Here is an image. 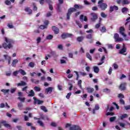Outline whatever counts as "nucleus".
Segmentation results:
<instances>
[{
  "instance_id": "nucleus-1",
  "label": "nucleus",
  "mask_w": 130,
  "mask_h": 130,
  "mask_svg": "<svg viewBox=\"0 0 130 130\" xmlns=\"http://www.w3.org/2000/svg\"><path fill=\"white\" fill-rule=\"evenodd\" d=\"M84 7L82 5H78L77 4L74 5V8L71 7L68 9V13L67 14V20H70L71 15L75 12H77V10H82L83 9Z\"/></svg>"
},
{
  "instance_id": "nucleus-2",
  "label": "nucleus",
  "mask_w": 130,
  "mask_h": 130,
  "mask_svg": "<svg viewBox=\"0 0 130 130\" xmlns=\"http://www.w3.org/2000/svg\"><path fill=\"white\" fill-rule=\"evenodd\" d=\"M5 40L6 43L4 42L2 45V46L4 47V49H7V48L11 49V48H13V44L14 43V41L7 37L5 38Z\"/></svg>"
},
{
  "instance_id": "nucleus-3",
  "label": "nucleus",
  "mask_w": 130,
  "mask_h": 130,
  "mask_svg": "<svg viewBox=\"0 0 130 130\" xmlns=\"http://www.w3.org/2000/svg\"><path fill=\"white\" fill-rule=\"evenodd\" d=\"M99 5V8H100V9H101V10H102V11H105V10H106V9H107V4L106 3H101Z\"/></svg>"
},
{
  "instance_id": "nucleus-4",
  "label": "nucleus",
  "mask_w": 130,
  "mask_h": 130,
  "mask_svg": "<svg viewBox=\"0 0 130 130\" xmlns=\"http://www.w3.org/2000/svg\"><path fill=\"white\" fill-rule=\"evenodd\" d=\"M33 99L34 100V105H36V104H38V105H40V104H42V103H44V102L43 101H41L40 100L37 99L36 97H34Z\"/></svg>"
},
{
  "instance_id": "nucleus-5",
  "label": "nucleus",
  "mask_w": 130,
  "mask_h": 130,
  "mask_svg": "<svg viewBox=\"0 0 130 130\" xmlns=\"http://www.w3.org/2000/svg\"><path fill=\"white\" fill-rule=\"evenodd\" d=\"M73 36L72 34H68V33H62L61 35V37L62 39H66V38H69L70 37H72Z\"/></svg>"
},
{
  "instance_id": "nucleus-6",
  "label": "nucleus",
  "mask_w": 130,
  "mask_h": 130,
  "mask_svg": "<svg viewBox=\"0 0 130 130\" xmlns=\"http://www.w3.org/2000/svg\"><path fill=\"white\" fill-rule=\"evenodd\" d=\"M0 123H2L5 127L8 128V129H12V126L9 124L7 123V121H1Z\"/></svg>"
},
{
  "instance_id": "nucleus-7",
  "label": "nucleus",
  "mask_w": 130,
  "mask_h": 130,
  "mask_svg": "<svg viewBox=\"0 0 130 130\" xmlns=\"http://www.w3.org/2000/svg\"><path fill=\"white\" fill-rule=\"evenodd\" d=\"M125 31V29L124 27L121 26L119 28V33L122 35V36H123V37H126V35L124 34V31Z\"/></svg>"
},
{
  "instance_id": "nucleus-8",
  "label": "nucleus",
  "mask_w": 130,
  "mask_h": 130,
  "mask_svg": "<svg viewBox=\"0 0 130 130\" xmlns=\"http://www.w3.org/2000/svg\"><path fill=\"white\" fill-rule=\"evenodd\" d=\"M119 89L121 91H124L126 89V83H121L119 86Z\"/></svg>"
},
{
  "instance_id": "nucleus-9",
  "label": "nucleus",
  "mask_w": 130,
  "mask_h": 130,
  "mask_svg": "<svg viewBox=\"0 0 130 130\" xmlns=\"http://www.w3.org/2000/svg\"><path fill=\"white\" fill-rule=\"evenodd\" d=\"M126 52V47L125 46L123 45L122 48L119 51V54H123V55H126V54H124Z\"/></svg>"
},
{
  "instance_id": "nucleus-10",
  "label": "nucleus",
  "mask_w": 130,
  "mask_h": 130,
  "mask_svg": "<svg viewBox=\"0 0 130 130\" xmlns=\"http://www.w3.org/2000/svg\"><path fill=\"white\" fill-rule=\"evenodd\" d=\"M4 57L6 60H8V64H11V60H12V57L9 56L8 54L4 55Z\"/></svg>"
},
{
  "instance_id": "nucleus-11",
  "label": "nucleus",
  "mask_w": 130,
  "mask_h": 130,
  "mask_svg": "<svg viewBox=\"0 0 130 130\" xmlns=\"http://www.w3.org/2000/svg\"><path fill=\"white\" fill-rule=\"evenodd\" d=\"M86 38L87 39H90L89 41V43L92 44L93 43V41H94V39H93V35L92 34H88L86 36Z\"/></svg>"
},
{
  "instance_id": "nucleus-12",
  "label": "nucleus",
  "mask_w": 130,
  "mask_h": 130,
  "mask_svg": "<svg viewBox=\"0 0 130 130\" xmlns=\"http://www.w3.org/2000/svg\"><path fill=\"white\" fill-rule=\"evenodd\" d=\"M90 15L91 16V17H92L91 18V20L92 22H95V21H96V20L98 19V16H97V14L96 13H91Z\"/></svg>"
},
{
  "instance_id": "nucleus-13",
  "label": "nucleus",
  "mask_w": 130,
  "mask_h": 130,
  "mask_svg": "<svg viewBox=\"0 0 130 130\" xmlns=\"http://www.w3.org/2000/svg\"><path fill=\"white\" fill-rule=\"evenodd\" d=\"M70 130H82V128L78 125H73L70 127Z\"/></svg>"
},
{
  "instance_id": "nucleus-14",
  "label": "nucleus",
  "mask_w": 130,
  "mask_h": 130,
  "mask_svg": "<svg viewBox=\"0 0 130 130\" xmlns=\"http://www.w3.org/2000/svg\"><path fill=\"white\" fill-rule=\"evenodd\" d=\"M52 30L53 31L54 34L57 35L59 33V29L55 26H52Z\"/></svg>"
},
{
  "instance_id": "nucleus-15",
  "label": "nucleus",
  "mask_w": 130,
  "mask_h": 130,
  "mask_svg": "<svg viewBox=\"0 0 130 130\" xmlns=\"http://www.w3.org/2000/svg\"><path fill=\"white\" fill-rule=\"evenodd\" d=\"M53 89V87H48V88H46L45 92L47 94H48V93H49L50 94L52 92Z\"/></svg>"
},
{
  "instance_id": "nucleus-16",
  "label": "nucleus",
  "mask_w": 130,
  "mask_h": 130,
  "mask_svg": "<svg viewBox=\"0 0 130 130\" xmlns=\"http://www.w3.org/2000/svg\"><path fill=\"white\" fill-rule=\"evenodd\" d=\"M24 11L28 13V15H31L32 13H33V10L30 9L29 7H26L24 9Z\"/></svg>"
},
{
  "instance_id": "nucleus-17",
  "label": "nucleus",
  "mask_w": 130,
  "mask_h": 130,
  "mask_svg": "<svg viewBox=\"0 0 130 130\" xmlns=\"http://www.w3.org/2000/svg\"><path fill=\"white\" fill-rule=\"evenodd\" d=\"M18 62H19V60H18V59H15L13 60L12 63H11L12 67H13V68H16V66L17 63H18Z\"/></svg>"
},
{
  "instance_id": "nucleus-18",
  "label": "nucleus",
  "mask_w": 130,
  "mask_h": 130,
  "mask_svg": "<svg viewBox=\"0 0 130 130\" xmlns=\"http://www.w3.org/2000/svg\"><path fill=\"white\" fill-rule=\"evenodd\" d=\"M50 53L52 56H53L54 58H57L58 55L56 54V52L55 51H51Z\"/></svg>"
},
{
  "instance_id": "nucleus-19",
  "label": "nucleus",
  "mask_w": 130,
  "mask_h": 130,
  "mask_svg": "<svg viewBox=\"0 0 130 130\" xmlns=\"http://www.w3.org/2000/svg\"><path fill=\"white\" fill-rule=\"evenodd\" d=\"M26 85H27V83H26L23 81H21L20 82V83H18L17 84V87H21V86H26Z\"/></svg>"
},
{
  "instance_id": "nucleus-20",
  "label": "nucleus",
  "mask_w": 130,
  "mask_h": 130,
  "mask_svg": "<svg viewBox=\"0 0 130 130\" xmlns=\"http://www.w3.org/2000/svg\"><path fill=\"white\" fill-rule=\"evenodd\" d=\"M27 96L28 97H34V96H35V93L33 90L29 91V93L27 95Z\"/></svg>"
},
{
  "instance_id": "nucleus-21",
  "label": "nucleus",
  "mask_w": 130,
  "mask_h": 130,
  "mask_svg": "<svg viewBox=\"0 0 130 130\" xmlns=\"http://www.w3.org/2000/svg\"><path fill=\"white\" fill-rule=\"evenodd\" d=\"M86 90L87 91L88 93H92L94 91V89L93 87H88L86 88Z\"/></svg>"
},
{
  "instance_id": "nucleus-22",
  "label": "nucleus",
  "mask_w": 130,
  "mask_h": 130,
  "mask_svg": "<svg viewBox=\"0 0 130 130\" xmlns=\"http://www.w3.org/2000/svg\"><path fill=\"white\" fill-rule=\"evenodd\" d=\"M40 109H41V110H43V111H44V112H48L46 106H41Z\"/></svg>"
},
{
  "instance_id": "nucleus-23",
  "label": "nucleus",
  "mask_w": 130,
  "mask_h": 130,
  "mask_svg": "<svg viewBox=\"0 0 130 130\" xmlns=\"http://www.w3.org/2000/svg\"><path fill=\"white\" fill-rule=\"evenodd\" d=\"M19 72L20 74H21L22 76H25V75H27V73L25 71H24L23 69H19Z\"/></svg>"
},
{
  "instance_id": "nucleus-24",
  "label": "nucleus",
  "mask_w": 130,
  "mask_h": 130,
  "mask_svg": "<svg viewBox=\"0 0 130 130\" xmlns=\"http://www.w3.org/2000/svg\"><path fill=\"white\" fill-rule=\"evenodd\" d=\"M93 72H94L95 74H98L99 73V68L96 66L93 67Z\"/></svg>"
},
{
  "instance_id": "nucleus-25",
  "label": "nucleus",
  "mask_w": 130,
  "mask_h": 130,
  "mask_svg": "<svg viewBox=\"0 0 130 130\" xmlns=\"http://www.w3.org/2000/svg\"><path fill=\"white\" fill-rule=\"evenodd\" d=\"M121 12L123 13V14H124V13H126V12H128V9L126 7H123L121 9Z\"/></svg>"
},
{
  "instance_id": "nucleus-26",
  "label": "nucleus",
  "mask_w": 130,
  "mask_h": 130,
  "mask_svg": "<svg viewBox=\"0 0 130 130\" xmlns=\"http://www.w3.org/2000/svg\"><path fill=\"white\" fill-rule=\"evenodd\" d=\"M122 4L123 6H124V5H129V1H128V0H122Z\"/></svg>"
},
{
  "instance_id": "nucleus-27",
  "label": "nucleus",
  "mask_w": 130,
  "mask_h": 130,
  "mask_svg": "<svg viewBox=\"0 0 130 130\" xmlns=\"http://www.w3.org/2000/svg\"><path fill=\"white\" fill-rule=\"evenodd\" d=\"M34 90L36 92H40L41 91V88L39 86H35Z\"/></svg>"
},
{
  "instance_id": "nucleus-28",
  "label": "nucleus",
  "mask_w": 130,
  "mask_h": 130,
  "mask_svg": "<svg viewBox=\"0 0 130 130\" xmlns=\"http://www.w3.org/2000/svg\"><path fill=\"white\" fill-rule=\"evenodd\" d=\"M77 41H78V42H82V41L84 40V37H83V36L78 37L77 38Z\"/></svg>"
},
{
  "instance_id": "nucleus-29",
  "label": "nucleus",
  "mask_w": 130,
  "mask_h": 130,
  "mask_svg": "<svg viewBox=\"0 0 130 130\" xmlns=\"http://www.w3.org/2000/svg\"><path fill=\"white\" fill-rule=\"evenodd\" d=\"M103 92L104 93H110V92H111V90L108 88H105L103 90Z\"/></svg>"
},
{
  "instance_id": "nucleus-30",
  "label": "nucleus",
  "mask_w": 130,
  "mask_h": 130,
  "mask_svg": "<svg viewBox=\"0 0 130 130\" xmlns=\"http://www.w3.org/2000/svg\"><path fill=\"white\" fill-rule=\"evenodd\" d=\"M86 56L87 58H88V59L90 60L91 61L92 60V56H91V55H90V53H89L88 52L86 53Z\"/></svg>"
},
{
  "instance_id": "nucleus-31",
  "label": "nucleus",
  "mask_w": 130,
  "mask_h": 130,
  "mask_svg": "<svg viewBox=\"0 0 130 130\" xmlns=\"http://www.w3.org/2000/svg\"><path fill=\"white\" fill-rule=\"evenodd\" d=\"M126 117H127V114H124L120 117V118L121 120H122L123 119H124V118H126Z\"/></svg>"
},
{
  "instance_id": "nucleus-32",
  "label": "nucleus",
  "mask_w": 130,
  "mask_h": 130,
  "mask_svg": "<svg viewBox=\"0 0 130 130\" xmlns=\"http://www.w3.org/2000/svg\"><path fill=\"white\" fill-rule=\"evenodd\" d=\"M17 99L18 100H20V101H21V102H22L23 103H24V102H25V101L26 100V98H21V97H18L17 98Z\"/></svg>"
},
{
  "instance_id": "nucleus-33",
  "label": "nucleus",
  "mask_w": 130,
  "mask_h": 130,
  "mask_svg": "<svg viewBox=\"0 0 130 130\" xmlns=\"http://www.w3.org/2000/svg\"><path fill=\"white\" fill-rule=\"evenodd\" d=\"M100 31L102 33H105V32H106V27L105 26H102V28L100 29Z\"/></svg>"
},
{
  "instance_id": "nucleus-34",
  "label": "nucleus",
  "mask_w": 130,
  "mask_h": 130,
  "mask_svg": "<svg viewBox=\"0 0 130 130\" xmlns=\"http://www.w3.org/2000/svg\"><path fill=\"white\" fill-rule=\"evenodd\" d=\"M38 123L40 125V126H42V127H44V123L42 122L41 120H38Z\"/></svg>"
},
{
  "instance_id": "nucleus-35",
  "label": "nucleus",
  "mask_w": 130,
  "mask_h": 130,
  "mask_svg": "<svg viewBox=\"0 0 130 130\" xmlns=\"http://www.w3.org/2000/svg\"><path fill=\"white\" fill-rule=\"evenodd\" d=\"M53 38V36L52 35H49L47 36L46 39L48 40H51Z\"/></svg>"
},
{
  "instance_id": "nucleus-36",
  "label": "nucleus",
  "mask_w": 130,
  "mask_h": 130,
  "mask_svg": "<svg viewBox=\"0 0 130 130\" xmlns=\"http://www.w3.org/2000/svg\"><path fill=\"white\" fill-rule=\"evenodd\" d=\"M118 98H119V99H123L124 98V95H123L122 93H119L118 95Z\"/></svg>"
},
{
  "instance_id": "nucleus-37",
  "label": "nucleus",
  "mask_w": 130,
  "mask_h": 130,
  "mask_svg": "<svg viewBox=\"0 0 130 130\" xmlns=\"http://www.w3.org/2000/svg\"><path fill=\"white\" fill-rule=\"evenodd\" d=\"M123 41V39L121 38H118L117 39H116L115 42H122V41Z\"/></svg>"
},
{
  "instance_id": "nucleus-38",
  "label": "nucleus",
  "mask_w": 130,
  "mask_h": 130,
  "mask_svg": "<svg viewBox=\"0 0 130 130\" xmlns=\"http://www.w3.org/2000/svg\"><path fill=\"white\" fill-rule=\"evenodd\" d=\"M32 5L34 6L33 11L34 12L37 11V10H38V8L37 7L36 5L35 4V3H32Z\"/></svg>"
},
{
  "instance_id": "nucleus-39",
  "label": "nucleus",
  "mask_w": 130,
  "mask_h": 130,
  "mask_svg": "<svg viewBox=\"0 0 130 130\" xmlns=\"http://www.w3.org/2000/svg\"><path fill=\"white\" fill-rule=\"evenodd\" d=\"M78 85L79 86V88H80V89H82V80H79L78 81Z\"/></svg>"
},
{
  "instance_id": "nucleus-40",
  "label": "nucleus",
  "mask_w": 130,
  "mask_h": 130,
  "mask_svg": "<svg viewBox=\"0 0 130 130\" xmlns=\"http://www.w3.org/2000/svg\"><path fill=\"white\" fill-rule=\"evenodd\" d=\"M1 91L4 93V94H7V93H9L10 92V89H2Z\"/></svg>"
},
{
  "instance_id": "nucleus-41",
  "label": "nucleus",
  "mask_w": 130,
  "mask_h": 130,
  "mask_svg": "<svg viewBox=\"0 0 130 130\" xmlns=\"http://www.w3.org/2000/svg\"><path fill=\"white\" fill-rule=\"evenodd\" d=\"M28 66L30 68H34V67H35V63L33 62H30L29 63Z\"/></svg>"
},
{
  "instance_id": "nucleus-42",
  "label": "nucleus",
  "mask_w": 130,
  "mask_h": 130,
  "mask_svg": "<svg viewBox=\"0 0 130 130\" xmlns=\"http://www.w3.org/2000/svg\"><path fill=\"white\" fill-rule=\"evenodd\" d=\"M16 90L17 88H11L10 90L11 94H14V93L16 92Z\"/></svg>"
},
{
  "instance_id": "nucleus-43",
  "label": "nucleus",
  "mask_w": 130,
  "mask_h": 130,
  "mask_svg": "<svg viewBox=\"0 0 130 130\" xmlns=\"http://www.w3.org/2000/svg\"><path fill=\"white\" fill-rule=\"evenodd\" d=\"M40 28L42 30H44V29H47V27L46 26H45L44 25H41L40 26Z\"/></svg>"
},
{
  "instance_id": "nucleus-44",
  "label": "nucleus",
  "mask_w": 130,
  "mask_h": 130,
  "mask_svg": "<svg viewBox=\"0 0 130 130\" xmlns=\"http://www.w3.org/2000/svg\"><path fill=\"white\" fill-rule=\"evenodd\" d=\"M115 119H116V117H112L110 118V121L111 122H113V121H114V120H115Z\"/></svg>"
},
{
  "instance_id": "nucleus-45",
  "label": "nucleus",
  "mask_w": 130,
  "mask_h": 130,
  "mask_svg": "<svg viewBox=\"0 0 130 130\" xmlns=\"http://www.w3.org/2000/svg\"><path fill=\"white\" fill-rule=\"evenodd\" d=\"M44 24L45 25V26L47 27L48 26V24H49V21L48 20H45L44 22Z\"/></svg>"
},
{
  "instance_id": "nucleus-46",
  "label": "nucleus",
  "mask_w": 130,
  "mask_h": 130,
  "mask_svg": "<svg viewBox=\"0 0 130 130\" xmlns=\"http://www.w3.org/2000/svg\"><path fill=\"white\" fill-rule=\"evenodd\" d=\"M7 26L8 27L10 28V29H13V28H14V25H13V23H8Z\"/></svg>"
},
{
  "instance_id": "nucleus-47",
  "label": "nucleus",
  "mask_w": 130,
  "mask_h": 130,
  "mask_svg": "<svg viewBox=\"0 0 130 130\" xmlns=\"http://www.w3.org/2000/svg\"><path fill=\"white\" fill-rule=\"evenodd\" d=\"M57 11L58 13H60L61 12V9H60V5H57Z\"/></svg>"
},
{
  "instance_id": "nucleus-48",
  "label": "nucleus",
  "mask_w": 130,
  "mask_h": 130,
  "mask_svg": "<svg viewBox=\"0 0 130 130\" xmlns=\"http://www.w3.org/2000/svg\"><path fill=\"white\" fill-rule=\"evenodd\" d=\"M106 115H107V116H108L109 115H111V116H113V115H114V113H112V112H107Z\"/></svg>"
},
{
  "instance_id": "nucleus-49",
  "label": "nucleus",
  "mask_w": 130,
  "mask_h": 130,
  "mask_svg": "<svg viewBox=\"0 0 130 130\" xmlns=\"http://www.w3.org/2000/svg\"><path fill=\"white\" fill-rule=\"evenodd\" d=\"M119 103L122 104V105H124L125 104V102H124V100H123L122 99H120Z\"/></svg>"
},
{
  "instance_id": "nucleus-50",
  "label": "nucleus",
  "mask_w": 130,
  "mask_h": 130,
  "mask_svg": "<svg viewBox=\"0 0 130 130\" xmlns=\"http://www.w3.org/2000/svg\"><path fill=\"white\" fill-rule=\"evenodd\" d=\"M57 48L60 49V50H62L63 49V47L62 46V45L59 44L58 45Z\"/></svg>"
},
{
  "instance_id": "nucleus-51",
  "label": "nucleus",
  "mask_w": 130,
  "mask_h": 130,
  "mask_svg": "<svg viewBox=\"0 0 130 130\" xmlns=\"http://www.w3.org/2000/svg\"><path fill=\"white\" fill-rule=\"evenodd\" d=\"M113 11H114V6H110V10H109V12L110 13H112V12H113Z\"/></svg>"
},
{
  "instance_id": "nucleus-52",
  "label": "nucleus",
  "mask_w": 130,
  "mask_h": 130,
  "mask_svg": "<svg viewBox=\"0 0 130 130\" xmlns=\"http://www.w3.org/2000/svg\"><path fill=\"white\" fill-rule=\"evenodd\" d=\"M119 37V35H118V34L116 33L114 34V39H115V40H116V39H118Z\"/></svg>"
},
{
  "instance_id": "nucleus-53",
  "label": "nucleus",
  "mask_w": 130,
  "mask_h": 130,
  "mask_svg": "<svg viewBox=\"0 0 130 130\" xmlns=\"http://www.w3.org/2000/svg\"><path fill=\"white\" fill-rule=\"evenodd\" d=\"M19 70L18 71H14L13 72V76H14L15 77H17V76H18V74L19 73Z\"/></svg>"
},
{
  "instance_id": "nucleus-54",
  "label": "nucleus",
  "mask_w": 130,
  "mask_h": 130,
  "mask_svg": "<svg viewBox=\"0 0 130 130\" xmlns=\"http://www.w3.org/2000/svg\"><path fill=\"white\" fill-rule=\"evenodd\" d=\"M101 16L103 18H106L107 17V15L106 14H105V13L104 12H102L101 14Z\"/></svg>"
},
{
  "instance_id": "nucleus-55",
  "label": "nucleus",
  "mask_w": 130,
  "mask_h": 130,
  "mask_svg": "<svg viewBox=\"0 0 130 130\" xmlns=\"http://www.w3.org/2000/svg\"><path fill=\"white\" fill-rule=\"evenodd\" d=\"M41 42V37H38L37 39V44H39V43H40Z\"/></svg>"
},
{
  "instance_id": "nucleus-56",
  "label": "nucleus",
  "mask_w": 130,
  "mask_h": 130,
  "mask_svg": "<svg viewBox=\"0 0 130 130\" xmlns=\"http://www.w3.org/2000/svg\"><path fill=\"white\" fill-rule=\"evenodd\" d=\"M5 4L6 5H7V6H10L11 5V1H9V0H7L5 1Z\"/></svg>"
},
{
  "instance_id": "nucleus-57",
  "label": "nucleus",
  "mask_w": 130,
  "mask_h": 130,
  "mask_svg": "<svg viewBox=\"0 0 130 130\" xmlns=\"http://www.w3.org/2000/svg\"><path fill=\"white\" fill-rule=\"evenodd\" d=\"M124 108L125 110H130V105L124 106Z\"/></svg>"
},
{
  "instance_id": "nucleus-58",
  "label": "nucleus",
  "mask_w": 130,
  "mask_h": 130,
  "mask_svg": "<svg viewBox=\"0 0 130 130\" xmlns=\"http://www.w3.org/2000/svg\"><path fill=\"white\" fill-rule=\"evenodd\" d=\"M101 25V23H99L98 24H96L95 25V28L96 29H98V28H100V26Z\"/></svg>"
},
{
  "instance_id": "nucleus-59",
  "label": "nucleus",
  "mask_w": 130,
  "mask_h": 130,
  "mask_svg": "<svg viewBox=\"0 0 130 130\" xmlns=\"http://www.w3.org/2000/svg\"><path fill=\"white\" fill-rule=\"evenodd\" d=\"M18 107L19 108H22V107H23V104H22V103H18Z\"/></svg>"
},
{
  "instance_id": "nucleus-60",
  "label": "nucleus",
  "mask_w": 130,
  "mask_h": 130,
  "mask_svg": "<svg viewBox=\"0 0 130 130\" xmlns=\"http://www.w3.org/2000/svg\"><path fill=\"white\" fill-rule=\"evenodd\" d=\"M129 20H130V17L127 18L126 19V22H125V25L126 26V25H127L128 23H129Z\"/></svg>"
},
{
  "instance_id": "nucleus-61",
  "label": "nucleus",
  "mask_w": 130,
  "mask_h": 130,
  "mask_svg": "<svg viewBox=\"0 0 130 130\" xmlns=\"http://www.w3.org/2000/svg\"><path fill=\"white\" fill-rule=\"evenodd\" d=\"M50 16H52V14H51V12H49L48 13H47L46 17H47V18H48L50 17Z\"/></svg>"
},
{
  "instance_id": "nucleus-62",
  "label": "nucleus",
  "mask_w": 130,
  "mask_h": 130,
  "mask_svg": "<svg viewBox=\"0 0 130 130\" xmlns=\"http://www.w3.org/2000/svg\"><path fill=\"white\" fill-rule=\"evenodd\" d=\"M60 63L61 64H63V63H67V61H66L64 59H60Z\"/></svg>"
},
{
  "instance_id": "nucleus-63",
  "label": "nucleus",
  "mask_w": 130,
  "mask_h": 130,
  "mask_svg": "<svg viewBox=\"0 0 130 130\" xmlns=\"http://www.w3.org/2000/svg\"><path fill=\"white\" fill-rule=\"evenodd\" d=\"M80 76H87V73H85V72H80Z\"/></svg>"
},
{
  "instance_id": "nucleus-64",
  "label": "nucleus",
  "mask_w": 130,
  "mask_h": 130,
  "mask_svg": "<svg viewBox=\"0 0 130 130\" xmlns=\"http://www.w3.org/2000/svg\"><path fill=\"white\" fill-rule=\"evenodd\" d=\"M16 127L18 130H22V126L17 125L16 126Z\"/></svg>"
}]
</instances>
